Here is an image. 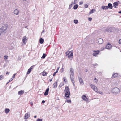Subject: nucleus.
<instances>
[{
  "mask_svg": "<svg viewBox=\"0 0 121 121\" xmlns=\"http://www.w3.org/2000/svg\"><path fill=\"white\" fill-rule=\"evenodd\" d=\"M70 71L71 73L70 74V78L71 81V82L73 84V85L75 86L74 83L75 82L73 78V76L74 75V71L72 68H70Z\"/></svg>",
  "mask_w": 121,
  "mask_h": 121,
  "instance_id": "nucleus-1",
  "label": "nucleus"
},
{
  "mask_svg": "<svg viewBox=\"0 0 121 121\" xmlns=\"http://www.w3.org/2000/svg\"><path fill=\"white\" fill-rule=\"evenodd\" d=\"M65 93V97L67 98H69V95L70 94L69 89L68 86L65 87L64 90Z\"/></svg>",
  "mask_w": 121,
  "mask_h": 121,
  "instance_id": "nucleus-2",
  "label": "nucleus"
},
{
  "mask_svg": "<svg viewBox=\"0 0 121 121\" xmlns=\"http://www.w3.org/2000/svg\"><path fill=\"white\" fill-rule=\"evenodd\" d=\"M111 92L115 94H117L120 92L119 89L117 88H115L112 89L111 90Z\"/></svg>",
  "mask_w": 121,
  "mask_h": 121,
  "instance_id": "nucleus-3",
  "label": "nucleus"
},
{
  "mask_svg": "<svg viewBox=\"0 0 121 121\" xmlns=\"http://www.w3.org/2000/svg\"><path fill=\"white\" fill-rule=\"evenodd\" d=\"M8 26L7 25H5L0 28V36L2 33L6 31L8 27Z\"/></svg>",
  "mask_w": 121,
  "mask_h": 121,
  "instance_id": "nucleus-4",
  "label": "nucleus"
},
{
  "mask_svg": "<svg viewBox=\"0 0 121 121\" xmlns=\"http://www.w3.org/2000/svg\"><path fill=\"white\" fill-rule=\"evenodd\" d=\"M91 88L96 92H98V89L97 87L92 84L90 85Z\"/></svg>",
  "mask_w": 121,
  "mask_h": 121,
  "instance_id": "nucleus-5",
  "label": "nucleus"
},
{
  "mask_svg": "<svg viewBox=\"0 0 121 121\" xmlns=\"http://www.w3.org/2000/svg\"><path fill=\"white\" fill-rule=\"evenodd\" d=\"M100 52V51L99 50H94L93 51L92 55L93 56L95 57H97V55L99 54Z\"/></svg>",
  "mask_w": 121,
  "mask_h": 121,
  "instance_id": "nucleus-6",
  "label": "nucleus"
},
{
  "mask_svg": "<svg viewBox=\"0 0 121 121\" xmlns=\"http://www.w3.org/2000/svg\"><path fill=\"white\" fill-rule=\"evenodd\" d=\"M73 52L72 51H71L69 52L68 53V57L71 60H72L73 58Z\"/></svg>",
  "mask_w": 121,
  "mask_h": 121,
  "instance_id": "nucleus-7",
  "label": "nucleus"
},
{
  "mask_svg": "<svg viewBox=\"0 0 121 121\" xmlns=\"http://www.w3.org/2000/svg\"><path fill=\"white\" fill-rule=\"evenodd\" d=\"M81 98L84 101H87L88 100V99L87 97L84 95H83L81 97Z\"/></svg>",
  "mask_w": 121,
  "mask_h": 121,
  "instance_id": "nucleus-8",
  "label": "nucleus"
},
{
  "mask_svg": "<svg viewBox=\"0 0 121 121\" xmlns=\"http://www.w3.org/2000/svg\"><path fill=\"white\" fill-rule=\"evenodd\" d=\"M30 113L29 112H28L27 113L25 114L24 119L25 120L27 119L30 117Z\"/></svg>",
  "mask_w": 121,
  "mask_h": 121,
  "instance_id": "nucleus-9",
  "label": "nucleus"
},
{
  "mask_svg": "<svg viewBox=\"0 0 121 121\" xmlns=\"http://www.w3.org/2000/svg\"><path fill=\"white\" fill-rule=\"evenodd\" d=\"M27 41V39H26V36H23L22 38V42L24 44H25Z\"/></svg>",
  "mask_w": 121,
  "mask_h": 121,
  "instance_id": "nucleus-10",
  "label": "nucleus"
},
{
  "mask_svg": "<svg viewBox=\"0 0 121 121\" xmlns=\"http://www.w3.org/2000/svg\"><path fill=\"white\" fill-rule=\"evenodd\" d=\"M112 47L111 45L109 43H108L106 46L105 48L108 50H110Z\"/></svg>",
  "mask_w": 121,
  "mask_h": 121,
  "instance_id": "nucleus-11",
  "label": "nucleus"
},
{
  "mask_svg": "<svg viewBox=\"0 0 121 121\" xmlns=\"http://www.w3.org/2000/svg\"><path fill=\"white\" fill-rule=\"evenodd\" d=\"M34 65L32 66L28 70V71L27 72V74H29L30 73L32 70L33 69Z\"/></svg>",
  "mask_w": 121,
  "mask_h": 121,
  "instance_id": "nucleus-12",
  "label": "nucleus"
},
{
  "mask_svg": "<svg viewBox=\"0 0 121 121\" xmlns=\"http://www.w3.org/2000/svg\"><path fill=\"white\" fill-rule=\"evenodd\" d=\"M98 42L100 44H102L103 42V40L102 39L99 38L97 40Z\"/></svg>",
  "mask_w": 121,
  "mask_h": 121,
  "instance_id": "nucleus-13",
  "label": "nucleus"
},
{
  "mask_svg": "<svg viewBox=\"0 0 121 121\" xmlns=\"http://www.w3.org/2000/svg\"><path fill=\"white\" fill-rule=\"evenodd\" d=\"M79 80L81 85H83L84 83L82 79L81 78H79Z\"/></svg>",
  "mask_w": 121,
  "mask_h": 121,
  "instance_id": "nucleus-14",
  "label": "nucleus"
},
{
  "mask_svg": "<svg viewBox=\"0 0 121 121\" xmlns=\"http://www.w3.org/2000/svg\"><path fill=\"white\" fill-rule=\"evenodd\" d=\"M14 13L15 14L18 15L19 13V10L17 9L15 10L14 11Z\"/></svg>",
  "mask_w": 121,
  "mask_h": 121,
  "instance_id": "nucleus-15",
  "label": "nucleus"
},
{
  "mask_svg": "<svg viewBox=\"0 0 121 121\" xmlns=\"http://www.w3.org/2000/svg\"><path fill=\"white\" fill-rule=\"evenodd\" d=\"M24 91L21 90L18 92V94L19 95H21L23 94L24 92Z\"/></svg>",
  "mask_w": 121,
  "mask_h": 121,
  "instance_id": "nucleus-16",
  "label": "nucleus"
},
{
  "mask_svg": "<svg viewBox=\"0 0 121 121\" xmlns=\"http://www.w3.org/2000/svg\"><path fill=\"white\" fill-rule=\"evenodd\" d=\"M107 6L108 7V8L112 9V8L113 7L112 5V4L110 3H109L108 4V6Z\"/></svg>",
  "mask_w": 121,
  "mask_h": 121,
  "instance_id": "nucleus-17",
  "label": "nucleus"
},
{
  "mask_svg": "<svg viewBox=\"0 0 121 121\" xmlns=\"http://www.w3.org/2000/svg\"><path fill=\"white\" fill-rule=\"evenodd\" d=\"M49 90V89L48 88L47 89L44 94L45 95H47L48 94V92Z\"/></svg>",
  "mask_w": 121,
  "mask_h": 121,
  "instance_id": "nucleus-18",
  "label": "nucleus"
},
{
  "mask_svg": "<svg viewBox=\"0 0 121 121\" xmlns=\"http://www.w3.org/2000/svg\"><path fill=\"white\" fill-rule=\"evenodd\" d=\"M113 4L114 7L116 8V6L118 5V3L117 2H115L113 3Z\"/></svg>",
  "mask_w": 121,
  "mask_h": 121,
  "instance_id": "nucleus-19",
  "label": "nucleus"
},
{
  "mask_svg": "<svg viewBox=\"0 0 121 121\" xmlns=\"http://www.w3.org/2000/svg\"><path fill=\"white\" fill-rule=\"evenodd\" d=\"M101 8L103 10H106L108 9V7L107 6H102L101 7Z\"/></svg>",
  "mask_w": 121,
  "mask_h": 121,
  "instance_id": "nucleus-20",
  "label": "nucleus"
},
{
  "mask_svg": "<svg viewBox=\"0 0 121 121\" xmlns=\"http://www.w3.org/2000/svg\"><path fill=\"white\" fill-rule=\"evenodd\" d=\"M10 109L8 108H6L5 109V113L7 114L9 112Z\"/></svg>",
  "mask_w": 121,
  "mask_h": 121,
  "instance_id": "nucleus-21",
  "label": "nucleus"
},
{
  "mask_svg": "<svg viewBox=\"0 0 121 121\" xmlns=\"http://www.w3.org/2000/svg\"><path fill=\"white\" fill-rule=\"evenodd\" d=\"M41 74L43 76H45L47 75V73L46 72L44 71H43L41 73Z\"/></svg>",
  "mask_w": 121,
  "mask_h": 121,
  "instance_id": "nucleus-22",
  "label": "nucleus"
},
{
  "mask_svg": "<svg viewBox=\"0 0 121 121\" xmlns=\"http://www.w3.org/2000/svg\"><path fill=\"white\" fill-rule=\"evenodd\" d=\"M118 75V74L117 73H114L112 75V77L113 78H115L116 77H117V76Z\"/></svg>",
  "mask_w": 121,
  "mask_h": 121,
  "instance_id": "nucleus-23",
  "label": "nucleus"
},
{
  "mask_svg": "<svg viewBox=\"0 0 121 121\" xmlns=\"http://www.w3.org/2000/svg\"><path fill=\"white\" fill-rule=\"evenodd\" d=\"M95 11V10L94 9H92V10L90 11V12L89 13V14H92L93 13H94Z\"/></svg>",
  "mask_w": 121,
  "mask_h": 121,
  "instance_id": "nucleus-24",
  "label": "nucleus"
},
{
  "mask_svg": "<svg viewBox=\"0 0 121 121\" xmlns=\"http://www.w3.org/2000/svg\"><path fill=\"white\" fill-rule=\"evenodd\" d=\"M40 43L41 44H42L43 43L44 40L42 38H41L39 40Z\"/></svg>",
  "mask_w": 121,
  "mask_h": 121,
  "instance_id": "nucleus-25",
  "label": "nucleus"
},
{
  "mask_svg": "<svg viewBox=\"0 0 121 121\" xmlns=\"http://www.w3.org/2000/svg\"><path fill=\"white\" fill-rule=\"evenodd\" d=\"M57 86V83L55 82L54 83L53 85V88H56Z\"/></svg>",
  "mask_w": 121,
  "mask_h": 121,
  "instance_id": "nucleus-26",
  "label": "nucleus"
},
{
  "mask_svg": "<svg viewBox=\"0 0 121 121\" xmlns=\"http://www.w3.org/2000/svg\"><path fill=\"white\" fill-rule=\"evenodd\" d=\"M78 5L77 4L75 5L73 7V8L74 10L78 8Z\"/></svg>",
  "mask_w": 121,
  "mask_h": 121,
  "instance_id": "nucleus-27",
  "label": "nucleus"
},
{
  "mask_svg": "<svg viewBox=\"0 0 121 121\" xmlns=\"http://www.w3.org/2000/svg\"><path fill=\"white\" fill-rule=\"evenodd\" d=\"M64 85V83L63 82L61 83L60 84L59 87H60V88L61 87H62Z\"/></svg>",
  "mask_w": 121,
  "mask_h": 121,
  "instance_id": "nucleus-28",
  "label": "nucleus"
},
{
  "mask_svg": "<svg viewBox=\"0 0 121 121\" xmlns=\"http://www.w3.org/2000/svg\"><path fill=\"white\" fill-rule=\"evenodd\" d=\"M63 81L64 82L66 83L67 82V81L65 77H64L63 78Z\"/></svg>",
  "mask_w": 121,
  "mask_h": 121,
  "instance_id": "nucleus-29",
  "label": "nucleus"
},
{
  "mask_svg": "<svg viewBox=\"0 0 121 121\" xmlns=\"http://www.w3.org/2000/svg\"><path fill=\"white\" fill-rule=\"evenodd\" d=\"M46 56V55L45 54H43L42 56L41 57V58L44 59L45 57Z\"/></svg>",
  "mask_w": 121,
  "mask_h": 121,
  "instance_id": "nucleus-30",
  "label": "nucleus"
},
{
  "mask_svg": "<svg viewBox=\"0 0 121 121\" xmlns=\"http://www.w3.org/2000/svg\"><path fill=\"white\" fill-rule=\"evenodd\" d=\"M74 22L75 24H77L78 23V21L77 20H74Z\"/></svg>",
  "mask_w": 121,
  "mask_h": 121,
  "instance_id": "nucleus-31",
  "label": "nucleus"
},
{
  "mask_svg": "<svg viewBox=\"0 0 121 121\" xmlns=\"http://www.w3.org/2000/svg\"><path fill=\"white\" fill-rule=\"evenodd\" d=\"M16 74H14L12 76V78L11 79V80L12 81L13 80V79L15 78V76Z\"/></svg>",
  "mask_w": 121,
  "mask_h": 121,
  "instance_id": "nucleus-32",
  "label": "nucleus"
},
{
  "mask_svg": "<svg viewBox=\"0 0 121 121\" xmlns=\"http://www.w3.org/2000/svg\"><path fill=\"white\" fill-rule=\"evenodd\" d=\"M58 71V69H57V70L54 73L53 75V76H54L57 73Z\"/></svg>",
  "mask_w": 121,
  "mask_h": 121,
  "instance_id": "nucleus-33",
  "label": "nucleus"
},
{
  "mask_svg": "<svg viewBox=\"0 0 121 121\" xmlns=\"http://www.w3.org/2000/svg\"><path fill=\"white\" fill-rule=\"evenodd\" d=\"M65 102H67L68 103H70L71 102V100H67L65 101Z\"/></svg>",
  "mask_w": 121,
  "mask_h": 121,
  "instance_id": "nucleus-34",
  "label": "nucleus"
},
{
  "mask_svg": "<svg viewBox=\"0 0 121 121\" xmlns=\"http://www.w3.org/2000/svg\"><path fill=\"white\" fill-rule=\"evenodd\" d=\"M4 79V77L3 75H0V80H2Z\"/></svg>",
  "mask_w": 121,
  "mask_h": 121,
  "instance_id": "nucleus-35",
  "label": "nucleus"
},
{
  "mask_svg": "<svg viewBox=\"0 0 121 121\" xmlns=\"http://www.w3.org/2000/svg\"><path fill=\"white\" fill-rule=\"evenodd\" d=\"M72 4H70L69 6V7L68 8V9H70L71 8V7H72Z\"/></svg>",
  "mask_w": 121,
  "mask_h": 121,
  "instance_id": "nucleus-36",
  "label": "nucleus"
},
{
  "mask_svg": "<svg viewBox=\"0 0 121 121\" xmlns=\"http://www.w3.org/2000/svg\"><path fill=\"white\" fill-rule=\"evenodd\" d=\"M64 68H63V67H62L60 71V72L61 73L63 72L64 71Z\"/></svg>",
  "mask_w": 121,
  "mask_h": 121,
  "instance_id": "nucleus-37",
  "label": "nucleus"
},
{
  "mask_svg": "<svg viewBox=\"0 0 121 121\" xmlns=\"http://www.w3.org/2000/svg\"><path fill=\"white\" fill-rule=\"evenodd\" d=\"M83 2L81 1L79 2V4L80 5H81L83 4Z\"/></svg>",
  "mask_w": 121,
  "mask_h": 121,
  "instance_id": "nucleus-38",
  "label": "nucleus"
},
{
  "mask_svg": "<svg viewBox=\"0 0 121 121\" xmlns=\"http://www.w3.org/2000/svg\"><path fill=\"white\" fill-rule=\"evenodd\" d=\"M94 81L96 83H97V82H98V80L96 78H94Z\"/></svg>",
  "mask_w": 121,
  "mask_h": 121,
  "instance_id": "nucleus-39",
  "label": "nucleus"
},
{
  "mask_svg": "<svg viewBox=\"0 0 121 121\" xmlns=\"http://www.w3.org/2000/svg\"><path fill=\"white\" fill-rule=\"evenodd\" d=\"M8 57L7 56H5L4 57V59H8Z\"/></svg>",
  "mask_w": 121,
  "mask_h": 121,
  "instance_id": "nucleus-40",
  "label": "nucleus"
},
{
  "mask_svg": "<svg viewBox=\"0 0 121 121\" xmlns=\"http://www.w3.org/2000/svg\"><path fill=\"white\" fill-rule=\"evenodd\" d=\"M96 93H99V94H101V95H103V92H102L101 91H98V92H96Z\"/></svg>",
  "mask_w": 121,
  "mask_h": 121,
  "instance_id": "nucleus-41",
  "label": "nucleus"
},
{
  "mask_svg": "<svg viewBox=\"0 0 121 121\" xmlns=\"http://www.w3.org/2000/svg\"><path fill=\"white\" fill-rule=\"evenodd\" d=\"M42 119H40L39 118L36 121H42Z\"/></svg>",
  "mask_w": 121,
  "mask_h": 121,
  "instance_id": "nucleus-42",
  "label": "nucleus"
},
{
  "mask_svg": "<svg viewBox=\"0 0 121 121\" xmlns=\"http://www.w3.org/2000/svg\"><path fill=\"white\" fill-rule=\"evenodd\" d=\"M77 0H74V4H76L77 3Z\"/></svg>",
  "mask_w": 121,
  "mask_h": 121,
  "instance_id": "nucleus-43",
  "label": "nucleus"
},
{
  "mask_svg": "<svg viewBox=\"0 0 121 121\" xmlns=\"http://www.w3.org/2000/svg\"><path fill=\"white\" fill-rule=\"evenodd\" d=\"M106 30V31L108 32H109V31H110V30H109V28L107 29Z\"/></svg>",
  "mask_w": 121,
  "mask_h": 121,
  "instance_id": "nucleus-44",
  "label": "nucleus"
},
{
  "mask_svg": "<svg viewBox=\"0 0 121 121\" xmlns=\"http://www.w3.org/2000/svg\"><path fill=\"white\" fill-rule=\"evenodd\" d=\"M84 7L85 8H87L88 7V5L87 4H85L84 5Z\"/></svg>",
  "mask_w": 121,
  "mask_h": 121,
  "instance_id": "nucleus-45",
  "label": "nucleus"
},
{
  "mask_svg": "<svg viewBox=\"0 0 121 121\" xmlns=\"http://www.w3.org/2000/svg\"><path fill=\"white\" fill-rule=\"evenodd\" d=\"M88 20L89 21H91L92 20V18H88Z\"/></svg>",
  "mask_w": 121,
  "mask_h": 121,
  "instance_id": "nucleus-46",
  "label": "nucleus"
},
{
  "mask_svg": "<svg viewBox=\"0 0 121 121\" xmlns=\"http://www.w3.org/2000/svg\"><path fill=\"white\" fill-rule=\"evenodd\" d=\"M119 43L120 44H121V39H120L119 40Z\"/></svg>",
  "mask_w": 121,
  "mask_h": 121,
  "instance_id": "nucleus-47",
  "label": "nucleus"
},
{
  "mask_svg": "<svg viewBox=\"0 0 121 121\" xmlns=\"http://www.w3.org/2000/svg\"><path fill=\"white\" fill-rule=\"evenodd\" d=\"M12 81V80L11 79H10V80H9V82H7L6 84H8L10 82Z\"/></svg>",
  "mask_w": 121,
  "mask_h": 121,
  "instance_id": "nucleus-48",
  "label": "nucleus"
},
{
  "mask_svg": "<svg viewBox=\"0 0 121 121\" xmlns=\"http://www.w3.org/2000/svg\"><path fill=\"white\" fill-rule=\"evenodd\" d=\"M93 65L94 66H96L97 65V64L96 63L94 64H93Z\"/></svg>",
  "mask_w": 121,
  "mask_h": 121,
  "instance_id": "nucleus-49",
  "label": "nucleus"
},
{
  "mask_svg": "<svg viewBox=\"0 0 121 121\" xmlns=\"http://www.w3.org/2000/svg\"><path fill=\"white\" fill-rule=\"evenodd\" d=\"M30 104L31 105V106H32L33 105V103H32V102H30Z\"/></svg>",
  "mask_w": 121,
  "mask_h": 121,
  "instance_id": "nucleus-50",
  "label": "nucleus"
},
{
  "mask_svg": "<svg viewBox=\"0 0 121 121\" xmlns=\"http://www.w3.org/2000/svg\"><path fill=\"white\" fill-rule=\"evenodd\" d=\"M9 72H7L6 73V74H9Z\"/></svg>",
  "mask_w": 121,
  "mask_h": 121,
  "instance_id": "nucleus-51",
  "label": "nucleus"
},
{
  "mask_svg": "<svg viewBox=\"0 0 121 121\" xmlns=\"http://www.w3.org/2000/svg\"><path fill=\"white\" fill-rule=\"evenodd\" d=\"M45 102V101L44 100H43L42 101V103H44Z\"/></svg>",
  "mask_w": 121,
  "mask_h": 121,
  "instance_id": "nucleus-52",
  "label": "nucleus"
},
{
  "mask_svg": "<svg viewBox=\"0 0 121 121\" xmlns=\"http://www.w3.org/2000/svg\"><path fill=\"white\" fill-rule=\"evenodd\" d=\"M71 4H72V5H73L75 4H74V2H72L71 3Z\"/></svg>",
  "mask_w": 121,
  "mask_h": 121,
  "instance_id": "nucleus-53",
  "label": "nucleus"
},
{
  "mask_svg": "<svg viewBox=\"0 0 121 121\" xmlns=\"http://www.w3.org/2000/svg\"><path fill=\"white\" fill-rule=\"evenodd\" d=\"M44 32H45V31L44 30H43L42 32V33H43Z\"/></svg>",
  "mask_w": 121,
  "mask_h": 121,
  "instance_id": "nucleus-54",
  "label": "nucleus"
},
{
  "mask_svg": "<svg viewBox=\"0 0 121 121\" xmlns=\"http://www.w3.org/2000/svg\"><path fill=\"white\" fill-rule=\"evenodd\" d=\"M34 117L35 118H36L37 117V116H36L35 115V116H34Z\"/></svg>",
  "mask_w": 121,
  "mask_h": 121,
  "instance_id": "nucleus-55",
  "label": "nucleus"
},
{
  "mask_svg": "<svg viewBox=\"0 0 121 121\" xmlns=\"http://www.w3.org/2000/svg\"><path fill=\"white\" fill-rule=\"evenodd\" d=\"M119 13H121V11H120L119 12Z\"/></svg>",
  "mask_w": 121,
  "mask_h": 121,
  "instance_id": "nucleus-56",
  "label": "nucleus"
},
{
  "mask_svg": "<svg viewBox=\"0 0 121 121\" xmlns=\"http://www.w3.org/2000/svg\"><path fill=\"white\" fill-rule=\"evenodd\" d=\"M52 79H50V82H51L52 81Z\"/></svg>",
  "mask_w": 121,
  "mask_h": 121,
  "instance_id": "nucleus-57",
  "label": "nucleus"
},
{
  "mask_svg": "<svg viewBox=\"0 0 121 121\" xmlns=\"http://www.w3.org/2000/svg\"><path fill=\"white\" fill-rule=\"evenodd\" d=\"M66 54H67V53H68V54L69 53V52H66Z\"/></svg>",
  "mask_w": 121,
  "mask_h": 121,
  "instance_id": "nucleus-58",
  "label": "nucleus"
},
{
  "mask_svg": "<svg viewBox=\"0 0 121 121\" xmlns=\"http://www.w3.org/2000/svg\"><path fill=\"white\" fill-rule=\"evenodd\" d=\"M23 1H26L27 0H22Z\"/></svg>",
  "mask_w": 121,
  "mask_h": 121,
  "instance_id": "nucleus-59",
  "label": "nucleus"
},
{
  "mask_svg": "<svg viewBox=\"0 0 121 121\" xmlns=\"http://www.w3.org/2000/svg\"><path fill=\"white\" fill-rule=\"evenodd\" d=\"M59 67H58V68L57 69H58V70L59 69Z\"/></svg>",
  "mask_w": 121,
  "mask_h": 121,
  "instance_id": "nucleus-60",
  "label": "nucleus"
},
{
  "mask_svg": "<svg viewBox=\"0 0 121 121\" xmlns=\"http://www.w3.org/2000/svg\"><path fill=\"white\" fill-rule=\"evenodd\" d=\"M24 121H27V120H25Z\"/></svg>",
  "mask_w": 121,
  "mask_h": 121,
  "instance_id": "nucleus-61",
  "label": "nucleus"
}]
</instances>
